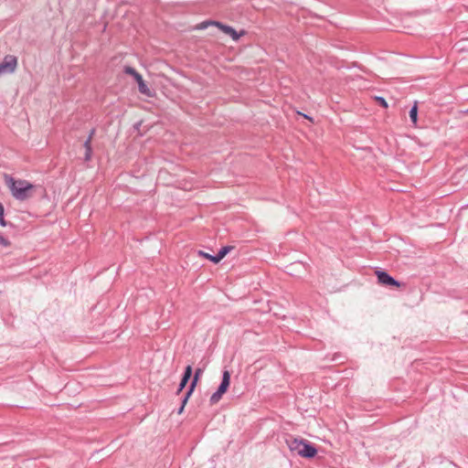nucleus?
Masks as SVG:
<instances>
[{"label":"nucleus","instance_id":"nucleus-18","mask_svg":"<svg viewBox=\"0 0 468 468\" xmlns=\"http://www.w3.org/2000/svg\"><path fill=\"white\" fill-rule=\"evenodd\" d=\"M189 397H190V396H188V392H187V393H186V398H185V399H184V400H183V403H182L181 408H179L178 414H182V412H183V410H184V408H185V406H186V404L187 399H188V398H189Z\"/></svg>","mask_w":468,"mask_h":468},{"label":"nucleus","instance_id":"nucleus-21","mask_svg":"<svg viewBox=\"0 0 468 468\" xmlns=\"http://www.w3.org/2000/svg\"><path fill=\"white\" fill-rule=\"evenodd\" d=\"M94 133H95V130H94V129H92V130L90 131V134H89V137H88V138H90V142L92 141V138H93Z\"/></svg>","mask_w":468,"mask_h":468},{"label":"nucleus","instance_id":"nucleus-12","mask_svg":"<svg viewBox=\"0 0 468 468\" xmlns=\"http://www.w3.org/2000/svg\"><path fill=\"white\" fill-rule=\"evenodd\" d=\"M124 72L132 77H133L134 80L137 79V76H140L141 74L138 73L133 68L130 66H126L124 68Z\"/></svg>","mask_w":468,"mask_h":468},{"label":"nucleus","instance_id":"nucleus-22","mask_svg":"<svg viewBox=\"0 0 468 468\" xmlns=\"http://www.w3.org/2000/svg\"><path fill=\"white\" fill-rule=\"evenodd\" d=\"M303 116L306 119H308L309 121L313 122V119L305 114H303Z\"/></svg>","mask_w":468,"mask_h":468},{"label":"nucleus","instance_id":"nucleus-4","mask_svg":"<svg viewBox=\"0 0 468 468\" xmlns=\"http://www.w3.org/2000/svg\"><path fill=\"white\" fill-rule=\"evenodd\" d=\"M17 67V58L15 56L7 55L0 63V76L13 73Z\"/></svg>","mask_w":468,"mask_h":468},{"label":"nucleus","instance_id":"nucleus-19","mask_svg":"<svg viewBox=\"0 0 468 468\" xmlns=\"http://www.w3.org/2000/svg\"><path fill=\"white\" fill-rule=\"evenodd\" d=\"M197 253H198V255H199V256H201V257H204V258H206V259H207V260H209V261L211 260V256H212V255H210V254H208V253H207V252H205V251H203V250H198V252H197Z\"/></svg>","mask_w":468,"mask_h":468},{"label":"nucleus","instance_id":"nucleus-11","mask_svg":"<svg viewBox=\"0 0 468 468\" xmlns=\"http://www.w3.org/2000/svg\"><path fill=\"white\" fill-rule=\"evenodd\" d=\"M200 374H201V369H197V370L196 371L195 376H194L193 381H192V383H191V385H190V388H189V390L187 391V392H188V396H190V395L192 394V392H193V390H194V388H195V387H196V385H197V380H198V378H199V375H200Z\"/></svg>","mask_w":468,"mask_h":468},{"label":"nucleus","instance_id":"nucleus-23","mask_svg":"<svg viewBox=\"0 0 468 468\" xmlns=\"http://www.w3.org/2000/svg\"><path fill=\"white\" fill-rule=\"evenodd\" d=\"M217 258L218 259L219 261L223 259V257H221L219 253H218Z\"/></svg>","mask_w":468,"mask_h":468},{"label":"nucleus","instance_id":"nucleus-2","mask_svg":"<svg viewBox=\"0 0 468 468\" xmlns=\"http://www.w3.org/2000/svg\"><path fill=\"white\" fill-rule=\"evenodd\" d=\"M286 443L291 452L303 458H313L317 453V450L303 439L291 436L286 440Z\"/></svg>","mask_w":468,"mask_h":468},{"label":"nucleus","instance_id":"nucleus-6","mask_svg":"<svg viewBox=\"0 0 468 468\" xmlns=\"http://www.w3.org/2000/svg\"><path fill=\"white\" fill-rule=\"evenodd\" d=\"M378 282L383 285H389V286H395V287H401L403 284L393 279L389 274H388L386 271H375Z\"/></svg>","mask_w":468,"mask_h":468},{"label":"nucleus","instance_id":"nucleus-20","mask_svg":"<svg viewBox=\"0 0 468 468\" xmlns=\"http://www.w3.org/2000/svg\"><path fill=\"white\" fill-rule=\"evenodd\" d=\"M212 262L214 263H218L219 261L218 259L217 258V256H211V260H210Z\"/></svg>","mask_w":468,"mask_h":468},{"label":"nucleus","instance_id":"nucleus-14","mask_svg":"<svg viewBox=\"0 0 468 468\" xmlns=\"http://www.w3.org/2000/svg\"><path fill=\"white\" fill-rule=\"evenodd\" d=\"M4 207L3 205L0 203V225L2 227H5L7 225L6 221L5 220V218H4Z\"/></svg>","mask_w":468,"mask_h":468},{"label":"nucleus","instance_id":"nucleus-10","mask_svg":"<svg viewBox=\"0 0 468 468\" xmlns=\"http://www.w3.org/2000/svg\"><path fill=\"white\" fill-rule=\"evenodd\" d=\"M410 118L414 126H417L418 122V102L415 101L413 107L410 111Z\"/></svg>","mask_w":468,"mask_h":468},{"label":"nucleus","instance_id":"nucleus-8","mask_svg":"<svg viewBox=\"0 0 468 468\" xmlns=\"http://www.w3.org/2000/svg\"><path fill=\"white\" fill-rule=\"evenodd\" d=\"M191 375H192V367H191V366H187L186 367L184 376H183V378L181 379V382H180V385H179V388H178V392L182 391V389L186 387V385L188 382Z\"/></svg>","mask_w":468,"mask_h":468},{"label":"nucleus","instance_id":"nucleus-13","mask_svg":"<svg viewBox=\"0 0 468 468\" xmlns=\"http://www.w3.org/2000/svg\"><path fill=\"white\" fill-rule=\"evenodd\" d=\"M216 21H211V20H208V21H203L201 22L200 24H198L197 26V29H205L207 28L208 26H214V23Z\"/></svg>","mask_w":468,"mask_h":468},{"label":"nucleus","instance_id":"nucleus-15","mask_svg":"<svg viewBox=\"0 0 468 468\" xmlns=\"http://www.w3.org/2000/svg\"><path fill=\"white\" fill-rule=\"evenodd\" d=\"M0 245H2L3 247H9L11 245V242L7 239L0 235Z\"/></svg>","mask_w":468,"mask_h":468},{"label":"nucleus","instance_id":"nucleus-9","mask_svg":"<svg viewBox=\"0 0 468 468\" xmlns=\"http://www.w3.org/2000/svg\"><path fill=\"white\" fill-rule=\"evenodd\" d=\"M84 148H85V155H84V160L86 162H89L90 161L91 157H92V148H91V143H90V138H88L85 142H84Z\"/></svg>","mask_w":468,"mask_h":468},{"label":"nucleus","instance_id":"nucleus-3","mask_svg":"<svg viewBox=\"0 0 468 468\" xmlns=\"http://www.w3.org/2000/svg\"><path fill=\"white\" fill-rule=\"evenodd\" d=\"M230 384V373L228 370L223 372L222 381L218 390L210 397L211 404L218 403L222 396L227 392Z\"/></svg>","mask_w":468,"mask_h":468},{"label":"nucleus","instance_id":"nucleus-1","mask_svg":"<svg viewBox=\"0 0 468 468\" xmlns=\"http://www.w3.org/2000/svg\"><path fill=\"white\" fill-rule=\"evenodd\" d=\"M4 179L11 195L16 200H27L31 198L36 192L37 186L26 179L15 178L9 175H5Z\"/></svg>","mask_w":468,"mask_h":468},{"label":"nucleus","instance_id":"nucleus-5","mask_svg":"<svg viewBox=\"0 0 468 468\" xmlns=\"http://www.w3.org/2000/svg\"><path fill=\"white\" fill-rule=\"evenodd\" d=\"M214 26L217 27L219 30H221L224 34L229 36L234 41H238L241 37L246 35L245 30H240L237 32L232 27L224 25L220 22H215Z\"/></svg>","mask_w":468,"mask_h":468},{"label":"nucleus","instance_id":"nucleus-17","mask_svg":"<svg viewBox=\"0 0 468 468\" xmlns=\"http://www.w3.org/2000/svg\"><path fill=\"white\" fill-rule=\"evenodd\" d=\"M231 250V247H223L221 248V250L218 251V253L220 254L221 257H225Z\"/></svg>","mask_w":468,"mask_h":468},{"label":"nucleus","instance_id":"nucleus-16","mask_svg":"<svg viewBox=\"0 0 468 468\" xmlns=\"http://www.w3.org/2000/svg\"><path fill=\"white\" fill-rule=\"evenodd\" d=\"M376 101L384 108H388V104L386 100L382 97H376Z\"/></svg>","mask_w":468,"mask_h":468},{"label":"nucleus","instance_id":"nucleus-7","mask_svg":"<svg viewBox=\"0 0 468 468\" xmlns=\"http://www.w3.org/2000/svg\"><path fill=\"white\" fill-rule=\"evenodd\" d=\"M135 81L137 82L138 84V90H139V92L147 96V97H154V93L153 92L152 90H150V88L147 86V84L145 83V81L143 79V76L140 75V76H137V79L135 80Z\"/></svg>","mask_w":468,"mask_h":468}]
</instances>
